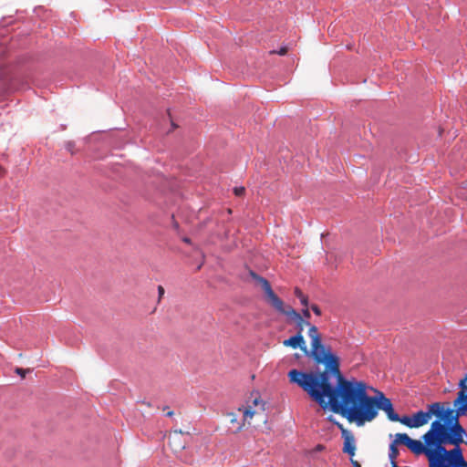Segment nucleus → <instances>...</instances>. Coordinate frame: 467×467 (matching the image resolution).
I'll list each match as a JSON object with an SVG mask.
<instances>
[{
  "label": "nucleus",
  "mask_w": 467,
  "mask_h": 467,
  "mask_svg": "<svg viewBox=\"0 0 467 467\" xmlns=\"http://www.w3.org/2000/svg\"><path fill=\"white\" fill-rule=\"evenodd\" d=\"M309 337V355L317 364H324L326 368L322 372L291 369L287 374L290 383L300 387L322 409L329 407L349 422L364 425L366 414L370 412V396L367 393L366 383L344 378L338 358L323 345L317 327L310 328Z\"/></svg>",
  "instance_id": "nucleus-1"
},
{
  "label": "nucleus",
  "mask_w": 467,
  "mask_h": 467,
  "mask_svg": "<svg viewBox=\"0 0 467 467\" xmlns=\"http://www.w3.org/2000/svg\"><path fill=\"white\" fill-rule=\"evenodd\" d=\"M441 404L445 422L433 420L430 427L437 440L447 439L456 441L462 437H467V431L459 420L460 417L467 415V397H464L463 394L457 396L453 400V409L448 402H441Z\"/></svg>",
  "instance_id": "nucleus-2"
},
{
  "label": "nucleus",
  "mask_w": 467,
  "mask_h": 467,
  "mask_svg": "<svg viewBox=\"0 0 467 467\" xmlns=\"http://www.w3.org/2000/svg\"><path fill=\"white\" fill-rule=\"evenodd\" d=\"M399 444L406 446L415 456L424 455L428 460L429 467H434L438 440L431 429L421 436V440H414L407 433H397L395 440L389 444V458L391 465L397 463Z\"/></svg>",
  "instance_id": "nucleus-3"
},
{
  "label": "nucleus",
  "mask_w": 467,
  "mask_h": 467,
  "mask_svg": "<svg viewBox=\"0 0 467 467\" xmlns=\"http://www.w3.org/2000/svg\"><path fill=\"white\" fill-rule=\"evenodd\" d=\"M464 438L456 441L447 439L438 441L434 467H467V461L460 447Z\"/></svg>",
  "instance_id": "nucleus-4"
},
{
  "label": "nucleus",
  "mask_w": 467,
  "mask_h": 467,
  "mask_svg": "<svg viewBox=\"0 0 467 467\" xmlns=\"http://www.w3.org/2000/svg\"><path fill=\"white\" fill-rule=\"evenodd\" d=\"M251 276L257 281L261 285L265 294L266 296V299L268 303L279 313L286 316L290 319L294 320L296 324L297 333L302 334L305 326L309 327L308 332L314 325H310V323L303 318V317L297 313L292 306H285L282 299H280L273 291L270 283L264 277L258 275L254 272H251Z\"/></svg>",
  "instance_id": "nucleus-5"
},
{
  "label": "nucleus",
  "mask_w": 467,
  "mask_h": 467,
  "mask_svg": "<svg viewBox=\"0 0 467 467\" xmlns=\"http://www.w3.org/2000/svg\"><path fill=\"white\" fill-rule=\"evenodd\" d=\"M253 404L254 407H260L254 409L253 406L248 405L247 407H240L238 409V411L242 412L241 420L238 419V415L235 412L227 414L230 423L236 426L235 433L240 432L246 425L252 426L254 418L258 419L259 421L263 423H266L267 420L265 417V402L261 399L255 398L253 400Z\"/></svg>",
  "instance_id": "nucleus-6"
},
{
  "label": "nucleus",
  "mask_w": 467,
  "mask_h": 467,
  "mask_svg": "<svg viewBox=\"0 0 467 467\" xmlns=\"http://www.w3.org/2000/svg\"><path fill=\"white\" fill-rule=\"evenodd\" d=\"M442 405L441 402H433L428 405V410H419L414 413L411 417L402 416L400 422L408 428H420L426 425L431 420V416H435V420H441L445 422L442 412Z\"/></svg>",
  "instance_id": "nucleus-7"
},
{
  "label": "nucleus",
  "mask_w": 467,
  "mask_h": 467,
  "mask_svg": "<svg viewBox=\"0 0 467 467\" xmlns=\"http://www.w3.org/2000/svg\"><path fill=\"white\" fill-rule=\"evenodd\" d=\"M369 405L370 412L366 414L365 423L373 420L378 416L379 410H383L389 420L400 422L401 417L394 411L390 400L382 392L379 391L377 396H370Z\"/></svg>",
  "instance_id": "nucleus-8"
},
{
  "label": "nucleus",
  "mask_w": 467,
  "mask_h": 467,
  "mask_svg": "<svg viewBox=\"0 0 467 467\" xmlns=\"http://www.w3.org/2000/svg\"><path fill=\"white\" fill-rule=\"evenodd\" d=\"M338 429L341 431L342 438L344 439L343 452L353 457L356 452V444L354 435L347 430L343 424H338Z\"/></svg>",
  "instance_id": "nucleus-9"
},
{
  "label": "nucleus",
  "mask_w": 467,
  "mask_h": 467,
  "mask_svg": "<svg viewBox=\"0 0 467 467\" xmlns=\"http://www.w3.org/2000/svg\"><path fill=\"white\" fill-rule=\"evenodd\" d=\"M283 345L285 347H290L292 348H299L302 351L308 355L307 348L303 334L296 333V335L284 340Z\"/></svg>",
  "instance_id": "nucleus-10"
},
{
  "label": "nucleus",
  "mask_w": 467,
  "mask_h": 467,
  "mask_svg": "<svg viewBox=\"0 0 467 467\" xmlns=\"http://www.w3.org/2000/svg\"><path fill=\"white\" fill-rule=\"evenodd\" d=\"M185 441L182 432L175 431L169 436V445L175 452L181 451L185 448Z\"/></svg>",
  "instance_id": "nucleus-11"
},
{
  "label": "nucleus",
  "mask_w": 467,
  "mask_h": 467,
  "mask_svg": "<svg viewBox=\"0 0 467 467\" xmlns=\"http://www.w3.org/2000/svg\"><path fill=\"white\" fill-rule=\"evenodd\" d=\"M294 293H295V296L300 300L301 304L304 306H308V298H307V296H305L303 294V292L298 287L295 288Z\"/></svg>",
  "instance_id": "nucleus-12"
},
{
  "label": "nucleus",
  "mask_w": 467,
  "mask_h": 467,
  "mask_svg": "<svg viewBox=\"0 0 467 467\" xmlns=\"http://www.w3.org/2000/svg\"><path fill=\"white\" fill-rule=\"evenodd\" d=\"M460 390L457 393V396H461L463 394L464 397H467V383L466 380H462L459 383Z\"/></svg>",
  "instance_id": "nucleus-13"
},
{
  "label": "nucleus",
  "mask_w": 467,
  "mask_h": 467,
  "mask_svg": "<svg viewBox=\"0 0 467 467\" xmlns=\"http://www.w3.org/2000/svg\"><path fill=\"white\" fill-rule=\"evenodd\" d=\"M29 371H30L29 368L25 369V368H16V370H15V372L17 375L21 376L22 378H25L26 374L28 373Z\"/></svg>",
  "instance_id": "nucleus-14"
},
{
  "label": "nucleus",
  "mask_w": 467,
  "mask_h": 467,
  "mask_svg": "<svg viewBox=\"0 0 467 467\" xmlns=\"http://www.w3.org/2000/svg\"><path fill=\"white\" fill-rule=\"evenodd\" d=\"M286 53H287V47H281L278 51H275V50L270 51V54H278L280 56H285V55H286Z\"/></svg>",
  "instance_id": "nucleus-15"
},
{
  "label": "nucleus",
  "mask_w": 467,
  "mask_h": 467,
  "mask_svg": "<svg viewBox=\"0 0 467 467\" xmlns=\"http://www.w3.org/2000/svg\"><path fill=\"white\" fill-rule=\"evenodd\" d=\"M234 192L236 196H242L244 195L245 189L244 187H235Z\"/></svg>",
  "instance_id": "nucleus-16"
},
{
  "label": "nucleus",
  "mask_w": 467,
  "mask_h": 467,
  "mask_svg": "<svg viewBox=\"0 0 467 467\" xmlns=\"http://www.w3.org/2000/svg\"><path fill=\"white\" fill-rule=\"evenodd\" d=\"M302 317H303V318H305L307 321L310 318L311 316H310L308 306H305V309L302 310Z\"/></svg>",
  "instance_id": "nucleus-17"
},
{
  "label": "nucleus",
  "mask_w": 467,
  "mask_h": 467,
  "mask_svg": "<svg viewBox=\"0 0 467 467\" xmlns=\"http://www.w3.org/2000/svg\"><path fill=\"white\" fill-rule=\"evenodd\" d=\"M311 309L317 316H321V309L317 305H312Z\"/></svg>",
  "instance_id": "nucleus-18"
},
{
  "label": "nucleus",
  "mask_w": 467,
  "mask_h": 467,
  "mask_svg": "<svg viewBox=\"0 0 467 467\" xmlns=\"http://www.w3.org/2000/svg\"><path fill=\"white\" fill-rule=\"evenodd\" d=\"M328 421L332 422L333 424H335L337 428H338V424H341L340 422L337 421V420L332 416L330 415L328 418H327Z\"/></svg>",
  "instance_id": "nucleus-19"
},
{
  "label": "nucleus",
  "mask_w": 467,
  "mask_h": 467,
  "mask_svg": "<svg viewBox=\"0 0 467 467\" xmlns=\"http://www.w3.org/2000/svg\"><path fill=\"white\" fill-rule=\"evenodd\" d=\"M350 461L353 467H361L360 463L358 461L354 460L353 457H350Z\"/></svg>",
  "instance_id": "nucleus-20"
},
{
  "label": "nucleus",
  "mask_w": 467,
  "mask_h": 467,
  "mask_svg": "<svg viewBox=\"0 0 467 467\" xmlns=\"http://www.w3.org/2000/svg\"><path fill=\"white\" fill-rule=\"evenodd\" d=\"M158 291H159L160 296H162V295L164 294V289L161 285H159Z\"/></svg>",
  "instance_id": "nucleus-21"
},
{
  "label": "nucleus",
  "mask_w": 467,
  "mask_h": 467,
  "mask_svg": "<svg viewBox=\"0 0 467 467\" xmlns=\"http://www.w3.org/2000/svg\"><path fill=\"white\" fill-rule=\"evenodd\" d=\"M316 449H317V451H322V450H324V446L321 444H318Z\"/></svg>",
  "instance_id": "nucleus-22"
},
{
  "label": "nucleus",
  "mask_w": 467,
  "mask_h": 467,
  "mask_svg": "<svg viewBox=\"0 0 467 467\" xmlns=\"http://www.w3.org/2000/svg\"><path fill=\"white\" fill-rule=\"evenodd\" d=\"M72 146H73L72 142H68V143H67V149H68V150H71Z\"/></svg>",
  "instance_id": "nucleus-23"
},
{
  "label": "nucleus",
  "mask_w": 467,
  "mask_h": 467,
  "mask_svg": "<svg viewBox=\"0 0 467 467\" xmlns=\"http://www.w3.org/2000/svg\"><path fill=\"white\" fill-rule=\"evenodd\" d=\"M168 417H171L173 415V411L170 410L166 414Z\"/></svg>",
  "instance_id": "nucleus-24"
},
{
  "label": "nucleus",
  "mask_w": 467,
  "mask_h": 467,
  "mask_svg": "<svg viewBox=\"0 0 467 467\" xmlns=\"http://www.w3.org/2000/svg\"><path fill=\"white\" fill-rule=\"evenodd\" d=\"M183 241H184L185 243H187V244H190V243H191V241H190V239H189V238H184V239H183Z\"/></svg>",
  "instance_id": "nucleus-25"
},
{
  "label": "nucleus",
  "mask_w": 467,
  "mask_h": 467,
  "mask_svg": "<svg viewBox=\"0 0 467 467\" xmlns=\"http://www.w3.org/2000/svg\"><path fill=\"white\" fill-rule=\"evenodd\" d=\"M3 173H4V170L2 167H0V176L3 175Z\"/></svg>",
  "instance_id": "nucleus-26"
},
{
  "label": "nucleus",
  "mask_w": 467,
  "mask_h": 467,
  "mask_svg": "<svg viewBox=\"0 0 467 467\" xmlns=\"http://www.w3.org/2000/svg\"><path fill=\"white\" fill-rule=\"evenodd\" d=\"M462 380H466V383H467V375L465 376L464 379H462Z\"/></svg>",
  "instance_id": "nucleus-27"
},
{
  "label": "nucleus",
  "mask_w": 467,
  "mask_h": 467,
  "mask_svg": "<svg viewBox=\"0 0 467 467\" xmlns=\"http://www.w3.org/2000/svg\"><path fill=\"white\" fill-rule=\"evenodd\" d=\"M391 467H399L397 463L395 465H391Z\"/></svg>",
  "instance_id": "nucleus-28"
}]
</instances>
